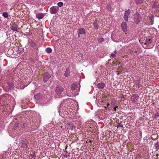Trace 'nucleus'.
<instances>
[{
    "label": "nucleus",
    "mask_w": 159,
    "mask_h": 159,
    "mask_svg": "<svg viewBox=\"0 0 159 159\" xmlns=\"http://www.w3.org/2000/svg\"><path fill=\"white\" fill-rule=\"evenodd\" d=\"M78 84L76 83L73 84L71 86V89L70 91H67V95L69 97L73 96L78 95V93L76 92L79 90V88L77 89Z\"/></svg>",
    "instance_id": "1"
},
{
    "label": "nucleus",
    "mask_w": 159,
    "mask_h": 159,
    "mask_svg": "<svg viewBox=\"0 0 159 159\" xmlns=\"http://www.w3.org/2000/svg\"><path fill=\"white\" fill-rule=\"evenodd\" d=\"M141 19L142 18L140 14L136 13L134 15V20L135 23H138L140 22L141 20Z\"/></svg>",
    "instance_id": "2"
},
{
    "label": "nucleus",
    "mask_w": 159,
    "mask_h": 159,
    "mask_svg": "<svg viewBox=\"0 0 159 159\" xmlns=\"http://www.w3.org/2000/svg\"><path fill=\"white\" fill-rule=\"evenodd\" d=\"M78 37H82L84 34H86V31L83 28H79L77 32Z\"/></svg>",
    "instance_id": "3"
},
{
    "label": "nucleus",
    "mask_w": 159,
    "mask_h": 159,
    "mask_svg": "<svg viewBox=\"0 0 159 159\" xmlns=\"http://www.w3.org/2000/svg\"><path fill=\"white\" fill-rule=\"evenodd\" d=\"M55 91L56 94L58 96H60L62 94L63 89L61 87H58L55 89Z\"/></svg>",
    "instance_id": "4"
},
{
    "label": "nucleus",
    "mask_w": 159,
    "mask_h": 159,
    "mask_svg": "<svg viewBox=\"0 0 159 159\" xmlns=\"http://www.w3.org/2000/svg\"><path fill=\"white\" fill-rule=\"evenodd\" d=\"M59 10V8L57 6H53L50 9V12L52 14H56Z\"/></svg>",
    "instance_id": "5"
},
{
    "label": "nucleus",
    "mask_w": 159,
    "mask_h": 159,
    "mask_svg": "<svg viewBox=\"0 0 159 159\" xmlns=\"http://www.w3.org/2000/svg\"><path fill=\"white\" fill-rule=\"evenodd\" d=\"M18 29V25L15 23H13L11 26V29L13 31L18 32L19 31H17Z\"/></svg>",
    "instance_id": "6"
},
{
    "label": "nucleus",
    "mask_w": 159,
    "mask_h": 159,
    "mask_svg": "<svg viewBox=\"0 0 159 159\" xmlns=\"http://www.w3.org/2000/svg\"><path fill=\"white\" fill-rule=\"evenodd\" d=\"M130 13V11L129 9L125 11L124 18L125 21H127L128 20V16Z\"/></svg>",
    "instance_id": "7"
},
{
    "label": "nucleus",
    "mask_w": 159,
    "mask_h": 159,
    "mask_svg": "<svg viewBox=\"0 0 159 159\" xmlns=\"http://www.w3.org/2000/svg\"><path fill=\"white\" fill-rule=\"evenodd\" d=\"M51 77L50 75L48 73H46L43 75V80L44 82H46L47 80Z\"/></svg>",
    "instance_id": "8"
},
{
    "label": "nucleus",
    "mask_w": 159,
    "mask_h": 159,
    "mask_svg": "<svg viewBox=\"0 0 159 159\" xmlns=\"http://www.w3.org/2000/svg\"><path fill=\"white\" fill-rule=\"evenodd\" d=\"M121 28L124 32H125L127 31V24L125 22H123L121 23Z\"/></svg>",
    "instance_id": "9"
},
{
    "label": "nucleus",
    "mask_w": 159,
    "mask_h": 159,
    "mask_svg": "<svg viewBox=\"0 0 159 159\" xmlns=\"http://www.w3.org/2000/svg\"><path fill=\"white\" fill-rule=\"evenodd\" d=\"M63 109H62V110L61 108L59 109V114L62 117H65L66 116L65 115H66V114H67L66 111H63Z\"/></svg>",
    "instance_id": "10"
},
{
    "label": "nucleus",
    "mask_w": 159,
    "mask_h": 159,
    "mask_svg": "<svg viewBox=\"0 0 159 159\" xmlns=\"http://www.w3.org/2000/svg\"><path fill=\"white\" fill-rule=\"evenodd\" d=\"M35 99H36L37 102H39L40 100V94L39 93H37L34 96Z\"/></svg>",
    "instance_id": "11"
},
{
    "label": "nucleus",
    "mask_w": 159,
    "mask_h": 159,
    "mask_svg": "<svg viewBox=\"0 0 159 159\" xmlns=\"http://www.w3.org/2000/svg\"><path fill=\"white\" fill-rule=\"evenodd\" d=\"M104 84L102 83H99L98 84V86L99 89H102L104 87Z\"/></svg>",
    "instance_id": "12"
},
{
    "label": "nucleus",
    "mask_w": 159,
    "mask_h": 159,
    "mask_svg": "<svg viewBox=\"0 0 159 159\" xmlns=\"http://www.w3.org/2000/svg\"><path fill=\"white\" fill-rule=\"evenodd\" d=\"M159 5H157V3L156 2H155L152 6V7L153 8H159Z\"/></svg>",
    "instance_id": "13"
},
{
    "label": "nucleus",
    "mask_w": 159,
    "mask_h": 159,
    "mask_svg": "<svg viewBox=\"0 0 159 159\" xmlns=\"http://www.w3.org/2000/svg\"><path fill=\"white\" fill-rule=\"evenodd\" d=\"M2 16L5 18H7L8 17V14L7 12H5L2 13Z\"/></svg>",
    "instance_id": "14"
},
{
    "label": "nucleus",
    "mask_w": 159,
    "mask_h": 159,
    "mask_svg": "<svg viewBox=\"0 0 159 159\" xmlns=\"http://www.w3.org/2000/svg\"><path fill=\"white\" fill-rule=\"evenodd\" d=\"M46 51L48 53H50L52 52V49L50 48H48L46 49Z\"/></svg>",
    "instance_id": "15"
},
{
    "label": "nucleus",
    "mask_w": 159,
    "mask_h": 159,
    "mask_svg": "<svg viewBox=\"0 0 159 159\" xmlns=\"http://www.w3.org/2000/svg\"><path fill=\"white\" fill-rule=\"evenodd\" d=\"M93 25L95 28L96 29H98V25L97 23L96 22H94L93 23Z\"/></svg>",
    "instance_id": "16"
},
{
    "label": "nucleus",
    "mask_w": 159,
    "mask_h": 159,
    "mask_svg": "<svg viewBox=\"0 0 159 159\" xmlns=\"http://www.w3.org/2000/svg\"><path fill=\"white\" fill-rule=\"evenodd\" d=\"M151 39H147L146 40V44H149L151 42Z\"/></svg>",
    "instance_id": "17"
},
{
    "label": "nucleus",
    "mask_w": 159,
    "mask_h": 159,
    "mask_svg": "<svg viewBox=\"0 0 159 159\" xmlns=\"http://www.w3.org/2000/svg\"><path fill=\"white\" fill-rule=\"evenodd\" d=\"M137 4H141L143 2V0H135Z\"/></svg>",
    "instance_id": "18"
},
{
    "label": "nucleus",
    "mask_w": 159,
    "mask_h": 159,
    "mask_svg": "<svg viewBox=\"0 0 159 159\" xmlns=\"http://www.w3.org/2000/svg\"><path fill=\"white\" fill-rule=\"evenodd\" d=\"M149 20H150L151 22L153 23V20H154V16H151L149 17Z\"/></svg>",
    "instance_id": "19"
},
{
    "label": "nucleus",
    "mask_w": 159,
    "mask_h": 159,
    "mask_svg": "<svg viewBox=\"0 0 159 159\" xmlns=\"http://www.w3.org/2000/svg\"><path fill=\"white\" fill-rule=\"evenodd\" d=\"M69 70H66L65 73V75L66 77L68 75H69Z\"/></svg>",
    "instance_id": "20"
},
{
    "label": "nucleus",
    "mask_w": 159,
    "mask_h": 159,
    "mask_svg": "<svg viewBox=\"0 0 159 159\" xmlns=\"http://www.w3.org/2000/svg\"><path fill=\"white\" fill-rule=\"evenodd\" d=\"M63 5V3L62 2H59L57 3V5L58 7H61Z\"/></svg>",
    "instance_id": "21"
},
{
    "label": "nucleus",
    "mask_w": 159,
    "mask_h": 159,
    "mask_svg": "<svg viewBox=\"0 0 159 159\" xmlns=\"http://www.w3.org/2000/svg\"><path fill=\"white\" fill-rule=\"evenodd\" d=\"M155 13L156 14V15L157 16L159 17V10H156L155 11Z\"/></svg>",
    "instance_id": "22"
},
{
    "label": "nucleus",
    "mask_w": 159,
    "mask_h": 159,
    "mask_svg": "<svg viewBox=\"0 0 159 159\" xmlns=\"http://www.w3.org/2000/svg\"><path fill=\"white\" fill-rule=\"evenodd\" d=\"M104 41V39L103 38H100L98 40V42L99 43H102Z\"/></svg>",
    "instance_id": "23"
},
{
    "label": "nucleus",
    "mask_w": 159,
    "mask_h": 159,
    "mask_svg": "<svg viewBox=\"0 0 159 159\" xmlns=\"http://www.w3.org/2000/svg\"><path fill=\"white\" fill-rule=\"evenodd\" d=\"M44 16V14L40 13V19L43 18Z\"/></svg>",
    "instance_id": "24"
},
{
    "label": "nucleus",
    "mask_w": 159,
    "mask_h": 159,
    "mask_svg": "<svg viewBox=\"0 0 159 159\" xmlns=\"http://www.w3.org/2000/svg\"><path fill=\"white\" fill-rule=\"evenodd\" d=\"M111 56L113 58H114L116 57V55L113 53H111Z\"/></svg>",
    "instance_id": "25"
},
{
    "label": "nucleus",
    "mask_w": 159,
    "mask_h": 159,
    "mask_svg": "<svg viewBox=\"0 0 159 159\" xmlns=\"http://www.w3.org/2000/svg\"><path fill=\"white\" fill-rule=\"evenodd\" d=\"M119 127H121L122 128L123 127V126L121 125V124L120 123L118 124V125L117 126V128H118Z\"/></svg>",
    "instance_id": "26"
},
{
    "label": "nucleus",
    "mask_w": 159,
    "mask_h": 159,
    "mask_svg": "<svg viewBox=\"0 0 159 159\" xmlns=\"http://www.w3.org/2000/svg\"><path fill=\"white\" fill-rule=\"evenodd\" d=\"M118 107L117 106H116L114 108V110L115 111H116V108H117Z\"/></svg>",
    "instance_id": "27"
},
{
    "label": "nucleus",
    "mask_w": 159,
    "mask_h": 159,
    "mask_svg": "<svg viewBox=\"0 0 159 159\" xmlns=\"http://www.w3.org/2000/svg\"><path fill=\"white\" fill-rule=\"evenodd\" d=\"M37 18L39 19H40V15L38 14L37 16Z\"/></svg>",
    "instance_id": "28"
},
{
    "label": "nucleus",
    "mask_w": 159,
    "mask_h": 159,
    "mask_svg": "<svg viewBox=\"0 0 159 159\" xmlns=\"http://www.w3.org/2000/svg\"><path fill=\"white\" fill-rule=\"evenodd\" d=\"M109 105V104H108L107 106L108 107Z\"/></svg>",
    "instance_id": "29"
},
{
    "label": "nucleus",
    "mask_w": 159,
    "mask_h": 159,
    "mask_svg": "<svg viewBox=\"0 0 159 159\" xmlns=\"http://www.w3.org/2000/svg\"><path fill=\"white\" fill-rule=\"evenodd\" d=\"M65 107H64V109H64H64H65Z\"/></svg>",
    "instance_id": "30"
},
{
    "label": "nucleus",
    "mask_w": 159,
    "mask_h": 159,
    "mask_svg": "<svg viewBox=\"0 0 159 159\" xmlns=\"http://www.w3.org/2000/svg\"><path fill=\"white\" fill-rule=\"evenodd\" d=\"M42 39V38H40V39Z\"/></svg>",
    "instance_id": "31"
},
{
    "label": "nucleus",
    "mask_w": 159,
    "mask_h": 159,
    "mask_svg": "<svg viewBox=\"0 0 159 159\" xmlns=\"http://www.w3.org/2000/svg\"><path fill=\"white\" fill-rule=\"evenodd\" d=\"M42 39V38H40V39Z\"/></svg>",
    "instance_id": "32"
}]
</instances>
